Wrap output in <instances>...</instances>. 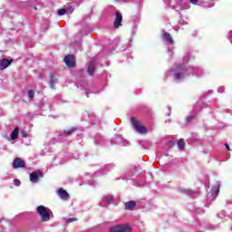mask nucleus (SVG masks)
<instances>
[{
    "label": "nucleus",
    "instance_id": "35",
    "mask_svg": "<svg viewBox=\"0 0 232 232\" xmlns=\"http://www.w3.org/2000/svg\"><path fill=\"white\" fill-rule=\"evenodd\" d=\"M34 10H37V7H34Z\"/></svg>",
    "mask_w": 232,
    "mask_h": 232
},
{
    "label": "nucleus",
    "instance_id": "32",
    "mask_svg": "<svg viewBox=\"0 0 232 232\" xmlns=\"http://www.w3.org/2000/svg\"><path fill=\"white\" fill-rule=\"evenodd\" d=\"M225 146H226V148H227V150L228 151H231V149L229 148V144L226 143Z\"/></svg>",
    "mask_w": 232,
    "mask_h": 232
},
{
    "label": "nucleus",
    "instance_id": "25",
    "mask_svg": "<svg viewBox=\"0 0 232 232\" xmlns=\"http://www.w3.org/2000/svg\"><path fill=\"white\" fill-rule=\"evenodd\" d=\"M75 220H77V218H70L69 219H67V223L70 224L71 222H75Z\"/></svg>",
    "mask_w": 232,
    "mask_h": 232
},
{
    "label": "nucleus",
    "instance_id": "16",
    "mask_svg": "<svg viewBox=\"0 0 232 232\" xmlns=\"http://www.w3.org/2000/svg\"><path fill=\"white\" fill-rule=\"evenodd\" d=\"M19 137V127L14 128V130L11 133L12 140H15Z\"/></svg>",
    "mask_w": 232,
    "mask_h": 232
},
{
    "label": "nucleus",
    "instance_id": "20",
    "mask_svg": "<svg viewBox=\"0 0 232 232\" xmlns=\"http://www.w3.org/2000/svg\"><path fill=\"white\" fill-rule=\"evenodd\" d=\"M74 130H75V129L72 128L71 130H64L63 133H64L65 137H68V135H72V133H73Z\"/></svg>",
    "mask_w": 232,
    "mask_h": 232
},
{
    "label": "nucleus",
    "instance_id": "27",
    "mask_svg": "<svg viewBox=\"0 0 232 232\" xmlns=\"http://www.w3.org/2000/svg\"><path fill=\"white\" fill-rule=\"evenodd\" d=\"M205 6H207L208 8H211V6H215V3L211 1L209 5H206Z\"/></svg>",
    "mask_w": 232,
    "mask_h": 232
},
{
    "label": "nucleus",
    "instance_id": "11",
    "mask_svg": "<svg viewBox=\"0 0 232 232\" xmlns=\"http://www.w3.org/2000/svg\"><path fill=\"white\" fill-rule=\"evenodd\" d=\"M122 25V14L119 12L116 13V18L114 21V27L119 28V26Z\"/></svg>",
    "mask_w": 232,
    "mask_h": 232
},
{
    "label": "nucleus",
    "instance_id": "26",
    "mask_svg": "<svg viewBox=\"0 0 232 232\" xmlns=\"http://www.w3.org/2000/svg\"><path fill=\"white\" fill-rule=\"evenodd\" d=\"M218 217H219V218H224V217H226V212H221L220 214L218 215Z\"/></svg>",
    "mask_w": 232,
    "mask_h": 232
},
{
    "label": "nucleus",
    "instance_id": "9",
    "mask_svg": "<svg viewBox=\"0 0 232 232\" xmlns=\"http://www.w3.org/2000/svg\"><path fill=\"white\" fill-rule=\"evenodd\" d=\"M12 64V60H8L6 58L0 60V70H5V68H8Z\"/></svg>",
    "mask_w": 232,
    "mask_h": 232
},
{
    "label": "nucleus",
    "instance_id": "29",
    "mask_svg": "<svg viewBox=\"0 0 232 232\" xmlns=\"http://www.w3.org/2000/svg\"><path fill=\"white\" fill-rule=\"evenodd\" d=\"M191 121H193V116H188L187 118V122H191Z\"/></svg>",
    "mask_w": 232,
    "mask_h": 232
},
{
    "label": "nucleus",
    "instance_id": "8",
    "mask_svg": "<svg viewBox=\"0 0 232 232\" xmlns=\"http://www.w3.org/2000/svg\"><path fill=\"white\" fill-rule=\"evenodd\" d=\"M13 168L14 169H17V168H24V160H23L21 158L14 159Z\"/></svg>",
    "mask_w": 232,
    "mask_h": 232
},
{
    "label": "nucleus",
    "instance_id": "31",
    "mask_svg": "<svg viewBox=\"0 0 232 232\" xmlns=\"http://www.w3.org/2000/svg\"><path fill=\"white\" fill-rule=\"evenodd\" d=\"M111 168H113V165H107V166H105V169H110Z\"/></svg>",
    "mask_w": 232,
    "mask_h": 232
},
{
    "label": "nucleus",
    "instance_id": "1",
    "mask_svg": "<svg viewBox=\"0 0 232 232\" xmlns=\"http://www.w3.org/2000/svg\"><path fill=\"white\" fill-rule=\"evenodd\" d=\"M189 73H192V75H197V77H200V75H202V71L200 68H186L184 65H179L172 71V74L174 75L176 81H182V79H185L187 75H189Z\"/></svg>",
    "mask_w": 232,
    "mask_h": 232
},
{
    "label": "nucleus",
    "instance_id": "3",
    "mask_svg": "<svg viewBox=\"0 0 232 232\" xmlns=\"http://www.w3.org/2000/svg\"><path fill=\"white\" fill-rule=\"evenodd\" d=\"M130 122L133 128L136 130V131H138V133H148V129H146L145 126H142V124H140V121H139L137 118L132 117L130 119Z\"/></svg>",
    "mask_w": 232,
    "mask_h": 232
},
{
    "label": "nucleus",
    "instance_id": "13",
    "mask_svg": "<svg viewBox=\"0 0 232 232\" xmlns=\"http://www.w3.org/2000/svg\"><path fill=\"white\" fill-rule=\"evenodd\" d=\"M176 5H178L180 10H188V8H189V4H186L182 0H178Z\"/></svg>",
    "mask_w": 232,
    "mask_h": 232
},
{
    "label": "nucleus",
    "instance_id": "22",
    "mask_svg": "<svg viewBox=\"0 0 232 232\" xmlns=\"http://www.w3.org/2000/svg\"><path fill=\"white\" fill-rule=\"evenodd\" d=\"M21 135L22 137H24V139H26V137H28V133L25 130H21Z\"/></svg>",
    "mask_w": 232,
    "mask_h": 232
},
{
    "label": "nucleus",
    "instance_id": "10",
    "mask_svg": "<svg viewBox=\"0 0 232 232\" xmlns=\"http://www.w3.org/2000/svg\"><path fill=\"white\" fill-rule=\"evenodd\" d=\"M57 193L60 198H62L63 200H68L70 198V195L68 194V192L63 188H59L57 190Z\"/></svg>",
    "mask_w": 232,
    "mask_h": 232
},
{
    "label": "nucleus",
    "instance_id": "7",
    "mask_svg": "<svg viewBox=\"0 0 232 232\" xmlns=\"http://www.w3.org/2000/svg\"><path fill=\"white\" fill-rule=\"evenodd\" d=\"M111 202H113V196H104L100 203V206H102V208H106V206H108V204H111Z\"/></svg>",
    "mask_w": 232,
    "mask_h": 232
},
{
    "label": "nucleus",
    "instance_id": "21",
    "mask_svg": "<svg viewBox=\"0 0 232 232\" xmlns=\"http://www.w3.org/2000/svg\"><path fill=\"white\" fill-rule=\"evenodd\" d=\"M34 96H35V92H34V90L28 91L29 99H34Z\"/></svg>",
    "mask_w": 232,
    "mask_h": 232
},
{
    "label": "nucleus",
    "instance_id": "2",
    "mask_svg": "<svg viewBox=\"0 0 232 232\" xmlns=\"http://www.w3.org/2000/svg\"><path fill=\"white\" fill-rule=\"evenodd\" d=\"M37 213L40 215L43 222H48L50 217H52V210L44 206H39L37 208Z\"/></svg>",
    "mask_w": 232,
    "mask_h": 232
},
{
    "label": "nucleus",
    "instance_id": "36",
    "mask_svg": "<svg viewBox=\"0 0 232 232\" xmlns=\"http://www.w3.org/2000/svg\"><path fill=\"white\" fill-rule=\"evenodd\" d=\"M86 95H87V97H90V96L88 95V92L86 93Z\"/></svg>",
    "mask_w": 232,
    "mask_h": 232
},
{
    "label": "nucleus",
    "instance_id": "6",
    "mask_svg": "<svg viewBox=\"0 0 232 232\" xmlns=\"http://www.w3.org/2000/svg\"><path fill=\"white\" fill-rule=\"evenodd\" d=\"M43 171H38V172H32L30 174V180L33 183L39 182V179H43Z\"/></svg>",
    "mask_w": 232,
    "mask_h": 232
},
{
    "label": "nucleus",
    "instance_id": "30",
    "mask_svg": "<svg viewBox=\"0 0 232 232\" xmlns=\"http://www.w3.org/2000/svg\"><path fill=\"white\" fill-rule=\"evenodd\" d=\"M189 3H192V5H197V3H198V0H189Z\"/></svg>",
    "mask_w": 232,
    "mask_h": 232
},
{
    "label": "nucleus",
    "instance_id": "15",
    "mask_svg": "<svg viewBox=\"0 0 232 232\" xmlns=\"http://www.w3.org/2000/svg\"><path fill=\"white\" fill-rule=\"evenodd\" d=\"M94 70H95V63L91 62L89 63V66H88V69H87V72H88L89 75H93Z\"/></svg>",
    "mask_w": 232,
    "mask_h": 232
},
{
    "label": "nucleus",
    "instance_id": "12",
    "mask_svg": "<svg viewBox=\"0 0 232 232\" xmlns=\"http://www.w3.org/2000/svg\"><path fill=\"white\" fill-rule=\"evenodd\" d=\"M73 12V8L70 6L69 8H63L58 10V15H64L66 14H72Z\"/></svg>",
    "mask_w": 232,
    "mask_h": 232
},
{
    "label": "nucleus",
    "instance_id": "24",
    "mask_svg": "<svg viewBox=\"0 0 232 232\" xmlns=\"http://www.w3.org/2000/svg\"><path fill=\"white\" fill-rule=\"evenodd\" d=\"M213 191H216L215 197H217V195H218V191H220V188L218 187L213 188Z\"/></svg>",
    "mask_w": 232,
    "mask_h": 232
},
{
    "label": "nucleus",
    "instance_id": "14",
    "mask_svg": "<svg viewBox=\"0 0 232 232\" xmlns=\"http://www.w3.org/2000/svg\"><path fill=\"white\" fill-rule=\"evenodd\" d=\"M163 37L165 39V41H167L169 43V44H173V37H171V34H169V33H163Z\"/></svg>",
    "mask_w": 232,
    "mask_h": 232
},
{
    "label": "nucleus",
    "instance_id": "34",
    "mask_svg": "<svg viewBox=\"0 0 232 232\" xmlns=\"http://www.w3.org/2000/svg\"><path fill=\"white\" fill-rule=\"evenodd\" d=\"M173 8H174L175 10H177V6L173 5Z\"/></svg>",
    "mask_w": 232,
    "mask_h": 232
},
{
    "label": "nucleus",
    "instance_id": "5",
    "mask_svg": "<svg viewBox=\"0 0 232 232\" xmlns=\"http://www.w3.org/2000/svg\"><path fill=\"white\" fill-rule=\"evenodd\" d=\"M63 61L68 68H73V66H75V57H73V55L69 54L65 56Z\"/></svg>",
    "mask_w": 232,
    "mask_h": 232
},
{
    "label": "nucleus",
    "instance_id": "33",
    "mask_svg": "<svg viewBox=\"0 0 232 232\" xmlns=\"http://www.w3.org/2000/svg\"><path fill=\"white\" fill-rule=\"evenodd\" d=\"M186 193H187V195H191V194L193 193V191H191V190H186Z\"/></svg>",
    "mask_w": 232,
    "mask_h": 232
},
{
    "label": "nucleus",
    "instance_id": "19",
    "mask_svg": "<svg viewBox=\"0 0 232 232\" xmlns=\"http://www.w3.org/2000/svg\"><path fill=\"white\" fill-rule=\"evenodd\" d=\"M179 150H184V146H186V143L183 141V140H179L177 142Z\"/></svg>",
    "mask_w": 232,
    "mask_h": 232
},
{
    "label": "nucleus",
    "instance_id": "17",
    "mask_svg": "<svg viewBox=\"0 0 232 232\" xmlns=\"http://www.w3.org/2000/svg\"><path fill=\"white\" fill-rule=\"evenodd\" d=\"M135 206H137V203L135 201H129L127 203H125V208L126 209H133V208H135Z\"/></svg>",
    "mask_w": 232,
    "mask_h": 232
},
{
    "label": "nucleus",
    "instance_id": "23",
    "mask_svg": "<svg viewBox=\"0 0 232 232\" xmlns=\"http://www.w3.org/2000/svg\"><path fill=\"white\" fill-rule=\"evenodd\" d=\"M14 186H21V180L19 179H14Z\"/></svg>",
    "mask_w": 232,
    "mask_h": 232
},
{
    "label": "nucleus",
    "instance_id": "18",
    "mask_svg": "<svg viewBox=\"0 0 232 232\" xmlns=\"http://www.w3.org/2000/svg\"><path fill=\"white\" fill-rule=\"evenodd\" d=\"M55 82H57V79H55V76H53V74H51L50 87L53 89L55 88Z\"/></svg>",
    "mask_w": 232,
    "mask_h": 232
},
{
    "label": "nucleus",
    "instance_id": "28",
    "mask_svg": "<svg viewBox=\"0 0 232 232\" xmlns=\"http://www.w3.org/2000/svg\"><path fill=\"white\" fill-rule=\"evenodd\" d=\"M218 93H224V87H219L218 89Z\"/></svg>",
    "mask_w": 232,
    "mask_h": 232
},
{
    "label": "nucleus",
    "instance_id": "4",
    "mask_svg": "<svg viewBox=\"0 0 232 232\" xmlns=\"http://www.w3.org/2000/svg\"><path fill=\"white\" fill-rule=\"evenodd\" d=\"M110 232H131L129 225H117L110 228Z\"/></svg>",
    "mask_w": 232,
    "mask_h": 232
}]
</instances>
